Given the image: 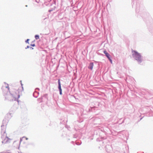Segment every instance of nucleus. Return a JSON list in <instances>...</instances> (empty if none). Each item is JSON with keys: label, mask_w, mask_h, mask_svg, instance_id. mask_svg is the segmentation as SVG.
<instances>
[{"label": "nucleus", "mask_w": 153, "mask_h": 153, "mask_svg": "<svg viewBox=\"0 0 153 153\" xmlns=\"http://www.w3.org/2000/svg\"><path fill=\"white\" fill-rule=\"evenodd\" d=\"M82 117H80V118H82Z\"/></svg>", "instance_id": "obj_37"}, {"label": "nucleus", "mask_w": 153, "mask_h": 153, "mask_svg": "<svg viewBox=\"0 0 153 153\" xmlns=\"http://www.w3.org/2000/svg\"><path fill=\"white\" fill-rule=\"evenodd\" d=\"M30 46H32V47H34L35 46V44H31L30 45Z\"/></svg>", "instance_id": "obj_21"}, {"label": "nucleus", "mask_w": 153, "mask_h": 153, "mask_svg": "<svg viewBox=\"0 0 153 153\" xmlns=\"http://www.w3.org/2000/svg\"><path fill=\"white\" fill-rule=\"evenodd\" d=\"M19 153H20L19 152Z\"/></svg>", "instance_id": "obj_38"}, {"label": "nucleus", "mask_w": 153, "mask_h": 153, "mask_svg": "<svg viewBox=\"0 0 153 153\" xmlns=\"http://www.w3.org/2000/svg\"><path fill=\"white\" fill-rule=\"evenodd\" d=\"M30 39H27L25 41V42L26 43H27L28 44H29V41Z\"/></svg>", "instance_id": "obj_16"}, {"label": "nucleus", "mask_w": 153, "mask_h": 153, "mask_svg": "<svg viewBox=\"0 0 153 153\" xmlns=\"http://www.w3.org/2000/svg\"><path fill=\"white\" fill-rule=\"evenodd\" d=\"M22 140V138H20V143Z\"/></svg>", "instance_id": "obj_28"}, {"label": "nucleus", "mask_w": 153, "mask_h": 153, "mask_svg": "<svg viewBox=\"0 0 153 153\" xmlns=\"http://www.w3.org/2000/svg\"><path fill=\"white\" fill-rule=\"evenodd\" d=\"M81 143H76V144L78 145H81Z\"/></svg>", "instance_id": "obj_24"}, {"label": "nucleus", "mask_w": 153, "mask_h": 153, "mask_svg": "<svg viewBox=\"0 0 153 153\" xmlns=\"http://www.w3.org/2000/svg\"><path fill=\"white\" fill-rule=\"evenodd\" d=\"M37 100L38 101H39V102H41L42 101V98H38Z\"/></svg>", "instance_id": "obj_17"}, {"label": "nucleus", "mask_w": 153, "mask_h": 153, "mask_svg": "<svg viewBox=\"0 0 153 153\" xmlns=\"http://www.w3.org/2000/svg\"><path fill=\"white\" fill-rule=\"evenodd\" d=\"M21 85H22V90L23 91V88L22 86V85H23V84L21 83Z\"/></svg>", "instance_id": "obj_26"}, {"label": "nucleus", "mask_w": 153, "mask_h": 153, "mask_svg": "<svg viewBox=\"0 0 153 153\" xmlns=\"http://www.w3.org/2000/svg\"><path fill=\"white\" fill-rule=\"evenodd\" d=\"M25 7H27V5H25Z\"/></svg>", "instance_id": "obj_36"}, {"label": "nucleus", "mask_w": 153, "mask_h": 153, "mask_svg": "<svg viewBox=\"0 0 153 153\" xmlns=\"http://www.w3.org/2000/svg\"><path fill=\"white\" fill-rule=\"evenodd\" d=\"M106 153H111L112 148L110 146L108 145L105 147Z\"/></svg>", "instance_id": "obj_6"}, {"label": "nucleus", "mask_w": 153, "mask_h": 153, "mask_svg": "<svg viewBox=\"0 0 153 153\" xmlns=\"http://www.w3.org/2000/svg\"><path fill=\"white\" fill-rule=\"evenodd\" d=\"M132 56L134 59L136 60L139 64L141 65L143 60V57L140 53L135 50H132Z\"/></svg>", "instance_id": "obj_2"}, {"label": "nucleus", "mask_w": 153, "mask_h": 153, "mask_svg": "<svg viewBox=\"0 0 153 153\" xmlns=\"http://www.w3.org/2000/svg\"><path fill=\"white\" fill-rule=\"evenodd\" d=\"M22 138H25L26 140H27L28 139V138L26 137H22Z\"/></svg>", "instance_id": "obj_25"}, {"label": "nucleus", "mask_w": 153, "mask_h": 153, "mask_svg": "<svg viewBox=\"0 0 153 153\" xmlns=\"http://www.w3.org/2000/svg\"><path fill=\"white\" fill-rule=\"evenodd\" d=\"M142 118H143V117L141 118L140 119V120H139V121H140V120H141L142 119Z\"/></svg>", "instance_id": "obj_34"}, {"label": "nucleus", "mask_w": 153, "mask_h": 153, "mask_svg": "<svg viewBox=\"0 0 153 153\" xmlns=\"http://www.w3.org/2000/svg\"><path fill=\"white\" fill-rule=\"evenodd\" d=\"M96 108L95 107H93L92 108H90L89 109V110L90 111H92L94 112V110L95 109V108Z\"/></svg>", "instance_id": "obj_13"}, {"label": "nucleus", "mask_w": 153, "mask_h": 153, "mask_svg": "<svg viewBox=\"0 0 153 153\" xmlns=\"http://www.w3.org/2000/svg\"><path fill=\"white\" fill-rule=\"evenodd\" d=\"M105 56L107 57L108 59L111 58V56L108 53L106 54Z\"/></svg>", "instance_id": "obj_14"}, {"label": "nucleus", "mask_w": 153, "mask_h": 153, "mask_svg": "<svg viewBox=\"0 0 153 153\" xmlns=\"http://www.w3.org/2000/svg\"><path fill=\"white\" fill-rule=\"evenodd\" d=\"M35 37L36 40H37L39 38V36L38 35H36L35 36Z\"/></svg>", "instance_id": "obj_15"}, {"label": "nucleus", "mask_w": 153, "mask_h": 153, "mask_svg": "<svg viewBox=\"0 0 153 153\" xmlns=\"http://www.w3.org/2000/svg\"><path fill=\"white\" fill-rule=\"evenodd\" d=\"M58 88L59 91V94L61 95H62V89L61 87V84L60 79H59L58 81Z\"/></svg>", "instance_id": "obj_7"}, {"label": "nucleus", "mask_w": 153, "mask_h": 153, "mask_svg": "<svg viewBox=\"0 0 153 153\" xmlns=\"http://www.w3.org/2000/svg\"><path fill=\"white\" fill-rule=\"evenodd\" d=\"M103 53L106 55L108 53L107 52L106 50H104L103 51Z\"/></svg>", "instance_id": "obj_18"}, {"label": "nucleus", "mask_w": 153, "mask_h": 153, "mask_svg": "<svg viewBox=\"0 0 153 153\" xmlns=\"http://www.w3.org/2000/svg\"><path fill=\"white\" fill-rule=\"evenodd\" d=\"M4 84L2 86L1 89L5 99L10 101L17 100L19 102L18 99L20 97L19 90L13 89L10 91L8 84L5 82H4Z\"/></svg>", "instance_id": "obj_1"}, {"label": "nucleus", "mask_w": 153, "mask_h": 153, "mask_svg": "<svg viewBox=\"0 0 153 153\" xmlns=\"http://www.w3.org/2000/svg\"><path fill=\"white\" fill-rule=\"evenodd\" d=\"M85 111L83 109H82L81 110V116L82 117L84 114H85L86 113H84V112H85Z\"/></svg>", "instance_id": "obj_12"}, {"label": "nucleus", "mask_w": 153, "mask_h": 153, "mask_svg": "<svg viewBox=\"0 0 153 153\" xmlns=\"http://www.w3.org/2000/svg\"><path fill=\"white\" fill-rule=\"evenodd\" d=\"M36 1L38 3L39 2V1H37L36 0Z\"/></svg>", "instance_id": "obj_33"}, {"label": "nucleus", "mask_w": 153, "mask_h": 153, "mask_svg": "<svg viewBox=\"0 0 153 153\" xmlns=\"http://www.w3.org/2000/svg\"><path fill=\"white\" fill-rule=\"evenodd\" d=\"M7 123L8 121L6 119H4L3 120L2 125L1 126V135L2 134H4V135H6V134H7L6 133V129Z\"/></svg>", "instance_id": "obj_4"}, {"label": "nucleus", "mask_w": 153, "mask_h": 153, "mask_svg": "<svg viewBox=\"0 0 153 153\" xmlns=\"http://www.w3.org/2000/svg\"><path fill=\"white\" fill-rule=\"evenodd\" d=\"M125 119H124L123 120V121L122 122V123H119V125H120L121 124H122V123H124V120H125Z\"/></svg>", "instance_id": "obj_22"}, {"label": "nucleus", "mask_w": 153, "mask_h": 153, "mask_svg": "<svg viewBox=\"0 0 153 153\" xmlns=\"http://www.w3.org/2000/svg\"><path fill=\"white\" fill-rule=\"evenodd\" d=\"M30 48V47L29 45H27V47H26V48H25V49H27V48Z\"/></svg>", "instance_id": "obj_23"}, {"label": "nucleus", "mask_w": 153, "mask_h": 153, "mask_svg": "<svg viewBox=\"0 0 153 153\" xmlns=\"http://www.w3.org/2000/svg\"><path fill=\"white\" fill-rule=\"evenodd\" d=\"M52 11V10H49L48 11H49V12H51V11Z\"/></svg>", "instance_id": "obj_32"}, {"label": "nucleus", "mask_w": 153, "mask_h": 153, "mask_svg": "<svg viewBox=\"0 0 153 153\" xmlns=\"http://www.w3.org/2000/svg\"><path fill=\"white\" fill-rule=\"evenodd\" d=\"M108 59L110 61L111 63H112V59H111V58H110L109 59Z\"/></svg>", "instance_id": "obj_19"}, {"label": "nucleus", "mask_w": 153, "mask_h": 153, "mask_svg": "<svg viewBox=\"0 0 153 153\" xmlns=\"http://www.w3.org/2000/svg\"><path fill=\"white\" fill-rule=\"evenodd\" d=\"M122 119V118H121V119H120V120H119L118 121V122L117 123H114V124H116V123H120V120H121V119Z\"/></svg>", "instance_id": "obj_20"}, {"label": "nucleus", "mask_w": 153, "mask_h": 153, "mask_svg": "<svg viewBox=\"0 0 153 153\" xmlns=\"http://www.w3.org/2000/svg\"><path fill=\"white\" fill-rule=\"evenodd\" d=\"M1 138L2 140L1 143L2 144H5L10 143L12 139L7 136V134L1 135Z\"/></svg>", "instance_id": "obj_5"}, {"label": "nucleus", "mask_w": 153, "mask_h": 153, "mask_svg": "<svg viewBox=\"0 0 153 153\" xmlns=\"http://www.w3.org/2000/svg\"><path fill=\"white\" fill-rule=\"evenodd\" d=\"M76 135H74V136H73L74 138H76Z\"/></svg>", "instance_id": "obj_29"}, {"label": "nucleus", "mask_w": 153, "mask_h": 153, "mask_svg": "<svg viewBox=\"0 0 153 153\" xmlns=\"http://www.w3.org/2000/svg\"><path fill=\"white\" fill-rule=\"evenodd\" d=\"M12 116V113L9 112L7 114V117L9 119H10Z\"/></svg>", "instance_id": "obj_11"}, {"label": "nucleus", "mask_w": 153, "mask_h": 153, "mask_svg": "<svg viewBox=\"0 0 153 153\" xmlns=\"http://www.w3.org/2000/svg\"><path fill=\"white\" fill-rule=\"evenodd\" d=\"M144 10V7L143 5L139 4V3L136 4V12L141 15V16L143 18H146L147 16H149V14L146 12H144L142 13V10Z\"/></svg>", "instance_id": "obj_3"}, {"label": "nucleus", "mask_w": 153, "mask_h": 153, "mask_svg": "<svg viewBox=\"0 0 153 153\" xmlns=\"http://www.w3.org/2000/svg\"><path fill=\"white\" fill-rule=\"evenodd\" d=\"M39 93L38 92L35 91L33 93V96L34 97L37 98L39 95Z\"/></svg>", "instance_id": "obj_10"}, {"label": "nucleus", "mask_w": 153, "mask_h": 153, "mask_svg": "<svg viewBox=\"0 0 153 153\" xmlns=\"http://www.w3.org/2000/svg\"><path fill=\"white\" fill-rule=\"evenodd\" d=\"M36 89H37V90H39V88H36Z\"/></svg>", "instance_id": "obj_31"}, {"label": "nucleus", "mask_w": 153, "mask_h": 153, "mask_svg": "<svg viewBox=\"0 0 153 153\" xmlns=\"http://www.w3.org/2000/svg\"><path fill=\"white\" fill-rule=\"evenodd\" d=\"M123 151L122 152L123 153H125L126 152H127V153H129L128 150V146H127L126 145H125L123 149Z\"/></svg>", "instance_id": "obj_8"}, {"label": "nucleus", "mask_w": 153, "mask_h": 153, "mask_svg": "<svg viewBox=\"0 0 153 153\" xmlns=\"http://www.w3.org/2000/svg\"><path fill=\"white\" fill-rule=\"evenodd\" d=\"M30 50H33V48L32 47H30Z\"/></svg>", "instance_id": "obj_27"}, {"label": "nucleus", "mask_w": 153, "mask_h": 153, "mask_svg": "<svg viewBox=\"0 0 153 153\" xmlns=\"http://www.w3.org/2000/svg\"><path fill=\"white\" fill-rule=\"evenodd\" d=\"M66 128H68L69 127L68 126H66Z\"/></svg>", "instance_id": "obj_30"}, {"label": "nucleus", "mask_w": 153, "mask_h": 153, "mask_svg": "<svg viewBox=\"0 0 153 153\" xmlns=\"http://www.w3.org/2000/svg\"><path fill=\"white\" fill-rule=\"evenodd\" d=\"M94 66V63L93 62H90L89 66H88V68L92 70L93 68V67Z\"/></svg>", "instance_id": "obj_9"}, {"label": "nucleus", "mask_w": 153, "mask_h": 153, "mask_svg": "<svg viewBox=\"0 0 153 153\" xmlns=\"http://www.w3.org/2000/svg\"><path fill=\"white\" fill-rule=\"evenodd\" d=\"M71 143H74V141H71Z\"/></svg>", "instance_id": "obj_35"}]
</instances>
